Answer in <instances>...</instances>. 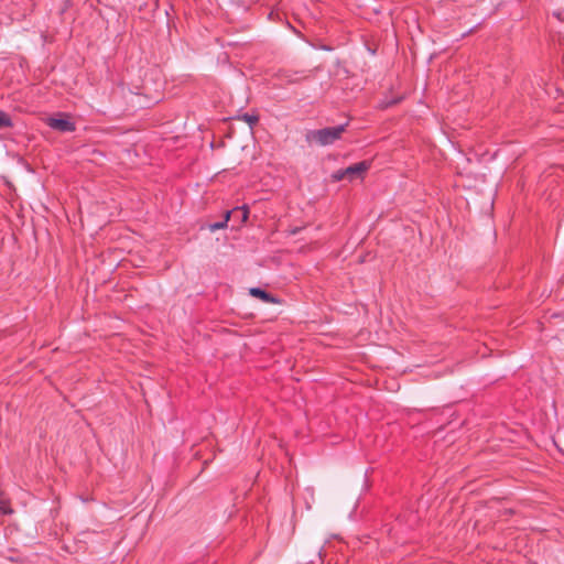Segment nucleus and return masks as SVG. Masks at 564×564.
Instances as JSON below:
<instances>
[{
    "label": "nucleus",
    "mask_w": 564,
    "mask_h": 564,
    "mask_svg": "<svg viewBox=\"0 0 564 564\" xmlns=\"http://www.w3.org/2000/svg\"><path fill=\"white\" fill-rule=\"evenodd\" d=\"M278 76L282 82H285L288 84L299 83L302 79L308 78L307 75H304V72L293 70H281Z\"/></svg>",
    "instance_id": "obj_5"
},
{
    "label": "nucleus",
    "mask_w": 564,
    "mask_h": 564,
    "mask_svg": "<svg viewBox=\"0 0 564 564\" xmlns=\"http://www.w3.org/2000/svg\"><path fill=\"white\" fill-rule=\"evenodd\" d=\"M345 178H347V175L345 174V169L338 170L337 172H335L333 174V180L334 181H343Z\"/></svg>",
    "instance_id": "obj_10"
},
{
    "label": "nucleus",
    "mask_w": 564,
    "mask_h": 564,
    "mask_svg": "<svg viewBox=\"0 0 564 564\" xmlns=\"http://www.w3.org/2000/svg\"><path fill=\"white\" fill-rule=\"evenodd\" d=\"M231 217H238L241 219V214H235V215H231Z\"/></svg>",
    "instance_id": "obj_12"
},
{
    "label": "nucleus",
    "mask_w": 564,
    "mask_h": 564,
    "mask_svg": "<svg viewBox=\"0 0 564 564\" xmlns=\"http://www.w3.org/2000/svg\"><path fill=\"white\" fill-rule=\"evenodd\" d=\"M369 167L370 163L367 161H361L346 167L345 174L347 175V180L354 181L357 178H362L365 173L369 170Z\"/></svg>",
    "instance_id": "obj_4"
},
{
    "label": "nucleus",
    "mask_w": 564,
    "mask_h": 564,
    "mask_svg": "<svg viewBox=\"0 0 564 564\" xmlns=\"http://www.w3.org/2000/svg\"><path fill=\"white\" fill-rule=\"evenodd\" d=\"M47 124L50 128L61 132H73L76 129L75 123L66 115L59 118H48Z\"/></svg>",
    "instance_id": "obj_3"
},
{
    "label": "nucleus",
    "mask_w": 564,
    "mask_h": 564,
    "mask_svg": "<svg viewBox=\"0 0 564 564\" xmlns=\"http://www.w3.org/2000/svg\"><path fill=\"white\" fill-rule=\"evenodd\" d=\"M300 230H301V228L295 227V228H293V229H291V230H290V234H291V235H296L297 232H300Z\"/></svg>",
    "instance_id": "obj_11"
},
{
    "label": "nucleus",
    "mask_w": 564,
    "mask_h": 564,
    "mask_svg": "<svg viewBox=\"0 0 564 564\" xmlns=\"http://www.w3.org/2000/svg\"><path fill=\"white\" fill-rule=\"evenodd\" d=\"M11 126H12V122H11L10 117L6 112L0 110V129L11 127Z\"/></svg>",
    "instance_id": "obj_9"
},
{
    "label": "nucleus",
    "mask_w": 564,
    "mask_h": 564,
    "mask_svg": "<svg viewBox=\"0 0 564 564\" xmlns=\"http://www.w3.org/2000/svg\"><path fill=\"white\" fill-rule=\"evenodd\" d=\"M12 513V509L8 505V500L4 497L3 492L0 491V514H10Z\"/></svg>",
    "instance_id": "obj_7"
},
{
    "label": "nucleus",
    "mask_w": 564,
    "mask_h": 564,
    "mask_svg": "<svg viewBox=\"0 0 564 564\" xmlns=\"http://www.w3.org/2000/svg\"><path fill=\"white\" fill-rule=\"evenodd\" d=\"M345 124L337 127H328L319 130L311 131L307 135L310 141H316L321 145H328L340 139L345 131Z\"/></svg>",
    "instance_id": "obj_1"
},
{
    "label": "nucleus",
    "mask_w": 564,
    "mask_h": 564,
    "mask_svg": "<svg viewBox=\"0 0 564 564\" xmlns=\"http://www.w3.org/2000/svg\"><path fill=\"white\" fill-rule=\"evenodd\" d=\"M239 119H242L243 121H246L252 128L254 124L258 123L259 116L258 115L245 113L241 117H239Z\"/></svg>",
    "instance_id": "obj_8"
},
{
    "label": "nucleus",
    "mask_w": 564,
    "mask_h": 564,
    "mask_svg": "<svg viewBox=\"0 0 564 564\" xmlns=\"http://www.w3.org/2000/svg\"><path fill=\"white\" fill-rule=\"evenodd\" d=\"M235 214H241V223H246L249 217V208L247 206H241L234 208L232 210H229L225 214L224 220L219 223H214L209 225L210 231H216L218 229H223L227 226L228 220L230 219L231 215Z\"/></svg>",
    "instance_id": "obj_2"
},
{
    "label": "nucleus",
    "mask_w": 564,
    "mask_h": 564,
    "mask_svg": "<svg viewBox=\"0 0 564 564\" xmlns=\"http://www.w3.org/2000/svg\"><path fill=\"white\" fill-rule=\"evenodd\" d=\"M250 294L254 297L261 299L265 303H279V300H276L273 295L259 288L250 289Z\"/></svg>",
    "instance_id": "obj_6"
}]
</instances>
